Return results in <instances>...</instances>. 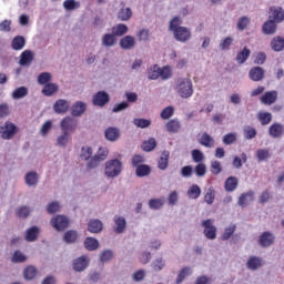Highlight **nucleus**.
Listing matches in <instances>:
<instances>
[{
  "label": "nucleus",
  "mask_w": 284,
  "mask_h": 284,
  "mask_svg": "<svg viewBox=\"0 0 284 284\" xmlns=\"http://www.w3.org/2000/svg\"><path fill=\"white\" fill-rule=\"evenodd\" d=\"M34 57L32 55V51H24L21 54L20 65H30Z\"/></svg>",
  "instance_id": "obj_42"
},
{
  "label": "nucleus",
  "mask_w": 284,
  "mask_h": 284,
  "mask_svg": "<svg viewBox=\"0 0 284 284\" xmlns=\"http://www.w3.org/2000/svg\"><path fill=\"white\" fill-rule=\"evenodd\" d=\"M254 201V193L253 191H248L246 193H243L239 199V205L241 207H246V205H250Z\"/></svg>",
  "instance_id": "obj_22"
},
{
  "label": "nucleus",
  "mask_w": 284,
  "mask_h": 284,
  "mask_svg": "<svg viewBox=\"0 0 284 284\" xmlns=\"http://www.w3.org/2000/svg\"><path fill=\"white\" fill-rule=\"evenodd\" d=\"M39 236V227L32 226L27 231L26 241L32 242L37 241Z\"/></svg>",
  "instance_id": "obj_43"
},
{
  "label": "nucleus",
  "mask_w": 284,
  "mask_h": 284,
  "mask_svg": "<svg viewBox=\"0 0 284 284\" xmlns=\"http://www.w3.org/2000/svg\"><path fill=\"white\" fill-rule=\"evenodd\" d=\"M274 241H276L274 234L263 232L258 239V245H261V247H270L271 245H274Z\"/></svg>",
  "instance_id": "obj_11"
},
{
  "label": "nucleus",
  "mask_w": 284,
  "mask_h": 284,
  "mask_svg": "<svg viewBox=\"0 0 284 284\" xmlns=\"http://www.w3.org/2000/svg\"><path fill=\"white\" fill-rule=\"evenodd\" d=\"M214 199H216V192L211 187L206 191L204 201L207 203V205H212V203H214Z\"/></svg>",
  "instance_id": "obj_50"
},
{
  "label": "nucleus",
  "mask_w": 284,
  "mask_h": 284,
  "mask_svg": "<svg viewBox=\"0 0 284 284\" xmlns=\"http://www.w3.org/2000/svg\"><path fill=\"white\" fill-rule=\"evenodd\" d=\"M236 232V225H231L224 230V233L222 234V241H227L229 239H232V235Z\"/></svg>",
  "instance_id": "obj_55"
},
{
  "label": "nucleus",
  "mask_w": 284,
  "mask_h": 284,
  "mask_svg": "<svg viewBox=\"0 0 284 284\" xmlns=\"http://www.w3.org/2000/svg\"><path fill=\"white\" fill-rule=\"evenodd\" d=\"M278 99V92L273 90V91H267L265 92L261 98L260 101L263 105H274Z\"/></svg>",
  "instance_id": "obj_10"
},
{
  "label": "nucleus",
  "mask_w": 284,
  "mask_h": 284,
  "mask_svg": "<svg viewBox=\"0 0 284 284\" xmlns=\"http://www.w3.org/2000/svg\"><path fill=\"white\" fill-rule=\"evenodd\" d=\"M118 19H120V21H130V19H132V9L130 8L120 9V11L118 12Z\"/></svg>",
  "instance_id": "obj_36"
},
{
  "label": "nucleus",
  "mask_w": 284,
  "mask_h": 284,
  "mask_svg": "<svg viewBox=\"0 0 284 284\" xmlns=\"http://www.w3.org/2000/svg\"><path fill=\"white\" fill-rule=\"evenodd\" d=\"M92 103L97 108H103L106 103H110V94L105 91H99L93 95Z\"/></svg>",
  "instance_id": "obj_7"
},
{
  "label": "nucleus",
  "mask_w": 284,
  "mask_h": 284,
  "mask_svg": "<svg viewBox=\"0 0 284 284\" xmlns=\"http://www.w3.org/2000/svg\"><path fill=\"white\" fill-rule=\"evenodd\" d=\"M151 173H152V168H150V165L148 164L135 166V174L140 179H143V176H150Z\"/></svg>",
  "instance_id": "obj_25"
},
{
  "label": "nucleus",
  "mask_w": 284,
  "mask_h": 284,
  "mask_svg": "<svg viewBox=\"0 0 284 284\" xmlns=\"http://www.w3.org/2000/svg\"><path fill=\"white\" fill-rule=\"evenodd\" d=\"M244 135H245V139H247V140L254 139V136H256V129H254L250 125L245 126Z\"/></svg>",
  "instance_id": "obj_64"
},
{
  "label": "nucleus",
  "mask_w": 284,
  "mask_h": 284,
  "mask_svg": "<svg viewBox=\"0 0 284 284\" xmlns=\"http://www.w3.org/2000/svg\"><path fill=\"white\" fill-rule=\"evenodd\" d=\"M88 265H90V257L87 255H82L73 261L74 272H84V270H88Z\"/></svg>",
  "instance_id": "obj_9"
},
{
  "label": "nucleus",
  "mask_w": 284,
  "mask_h": 284,
  "mask_svg": "<svg viewBox=\"0 0 284 284\" xmlns=\"http://www.w3.org/2000/svg\"><path fill=\"white\" fill-rule=\"evenodd\" d=\"M213 223L214 222L211 219L202 222V227H204V236L209 239V241H214V239H216V226H214Z\"/></svg>",
  "instance_id": "obj_5"
},
{
  "label": "nucleus",
  "mask_w": 284,
  "mask_h": 284,
  "mask_svg": "<svg viewBox=\"0 0 284 284\" xmlns=\"http://www.w3.org/2000/svg\"><path fill=\"white\" fill-rule=\"evenodd\" d=\"M79 239V233L77 231H68L63 235L64 243H77V240Z\"/></svg>",
  "instance_id": "obj_40"
},
{
  "label": "nucleus",
  "mask_w": 284,
  "mask_h": 284,
  "mask_svg": "<svg viewBox=\"0 0 284 284\" xmlns=\"http://www.w3.org/2000/svg\"><path fill=\"white\" fill-rule=\"evenodd\" d=\"M28 97V88L19 87L12 92V99H23Z\"/></svg>",
  "instance_id": "obj_46"
},
{
  "label": "nucleus",
  "mask_w": 284,
  "mask_h": 284,
  "mask_svg": "<svg viewBox=\"0 0 284 284\" xmlns=\"http://www.w3.org/2000/svg\"><path fill=\"white\" fill-rule=\"evenodd\" d=\"M175 90L181 99H190L194 94V87L192 80L189 78H180L176 81Z\"/></svg>",
  "instance_id": "obj_1"
},
{
  "label": "nucleus",
  "mask_w": 284,
  "mask_h": 284,
  "mask_svg": "<svg viewBox=\"0 0 284 284\" xmlns=\"http://www.w3.org/2000/svg\"><path fill=\"white\" fill-rule=\"evenodd\" d=\"M256 158L258 161H267V159H270V150L267 149L257 150Z\"/></svg>",
  "instance_id": "obj_58"
},
{
  "label": "nucleus",
  "mask_w": 284,
  "mask_h": 284,
  "mask_svg": "<svg viewBox=\"0 0 284 284\" xmlns=\"http://www.w3.org/2000/svg\"><path fill=\"white\" fill-rule=\"evenodd\" d=\"M250 26V18L247 17H242L237 21V30L243 31Z\"/></svg>",
  "instance_id": "obj_61"
},
{
  "label": "nucleus",
  "mask_w": 284,
  "mask_h": 284,
  "mask_svg": "<svg viewBox=\"0 0 284 284\" xmlns=\"http://www.w3.org/2000/svg\"><path fill=\"white\" fill-rule=\"evenodd\" d=\"M194 171L196 176H203L204 174L207 173V166H205L204 163L200 162L197 165H195Z\"/></svg>",
  "instance_id": "obj_62"
},
{
  "label": "nucleus",
  "mask_w": 284,
  "mask_h": 284,
  "mask_svg": "<svg viewBox=\"0 0 284 284\" xmlns=\"http://www.w3.org/2000/svg\"><path fill=\"white\" fill-rule=\"evenodd\" d=\"M152 267H153L154 272H161V270H163V267H165V261H163V257L156 258L153 262Z\"/></svg>",
  "instance_id": "obj_60"
},
{
  "label": "nucleus",
  "mask_w": 284,
  "mask_h": 284,
  "mask_svg": "<svg viewBox=\"0 0 284 284\" xmlns=\"http://www.w3.org/2000/svg\"><path fill=\"white\" fill-rule=\"evenodd\" d=\"M224 187L226 190V192H234V190H236V187H239V179L234 178V176H230L226 179Z\"/></svg>",
  "instance_id": "obj_33"
},
{
  "label": "nucleus",
  "mask_w": 284,
  "mask_h": 284,
  "mask_svg": "<svg viewBox=\"0 0 284 284\" xmlns=\"http://www.w3.org/2000/svg\"><path fill=\"white\" fill-rule=\"evenodd\" d=\"M112 33L115 37H123V34H128V26L120 23L112 28Z\"/></svg>",
  "instance_id": "obj_41"
},
{
  "label": "nucleus",
  "mask_w": 284,
  "mask_h": 284,
  "mask_svg": "<svg viewBox=\"0 0 284 284\" xmlns=\"http://www.w3.org/2000/svg\"><path fill=\"white\" fill-rule=\"evenodd\" d=\"M276 22L274 20H267L263 27H262V30H263V33L264 34H274L276 32Z\"/></svg>",
  "instance_id": "obj_31"
},
{
  "label": "nucleus",
  "mask_w": 284,
  "mask_h": 284,
  "mask_svg": "<svg viewBox=\"0 0 284 284\" xmlns=\"http://www.w3.org/2000/svg\"><path fill=\"white\" fill-rule=\"evenodd\" d=\"M57 92H59V85L55 83H47L42 89V94L44 97H52L53 94H57Z\"/></svg>",
  "instance_id": "obj_27"
},
{
  "label": "nucleus",
  "mask_w": 284,
  "mask_h": 284,
  "mask_svg": "<svg viewBox=\"0 0 284 284\" xmlns=\"http://www.w3.org/2000/svg\"><path fill=\"white\" fill-rule=\"evenodd\" d=\"M53 110L57 114H65L70 110V102L60 99L53 104Z\"/></svg>",
  "instance_id": "obj_13"
},
{
  "label": "nucleus",
  "mask_w": 284,
  "mask_h": 284,
  "mask_svg": "<svg viewBox=\"0 0 284 284\" xmlns=\"http://www.w3.org/2000/svg\"><path fill=\"white\" fill-rule=\"evenodd\" d=\"M84 247L89 252H94V250H99V241L94 237H87L84 240Z\"/></svg>",
  "instance_id": "obj_34"
},
{
  "label": "nucleus",
  "mask_w": 284,
  "mask_h": 284,
  "mask_svg": "<svg viewBox=\"0 0 284 284\" xmlns=\"http://www.w3.org/2000/svg\"><path fill=\"white\" fill-rule=\"evenodd\" d=\"M284 126L281 123H274L268 129V134L273 136V139H278L283 136Z\"/></svg>",
  "instance_id": "obj_17"
},
{
  "label": "nucleus",
  "mask_w": 284,
  "mask_h": 284,
  "mask_svg": "<svg viewBox=\"0 0 284 284\" xmlns=\"http://www.w3.org/2000/svg\"><path fill=\"white\" fill-rule=\"evenodd\" d=\"M61 204L59 202H51L47 206L48 214H57V212H60Z\"/></svg>",
  "instance_id": "obj_57"
},
{
  "label": "nucleus",
  "mask_w": 284,
  "mask_h": 284,
  "mask_svg": "<svg viewBox=\"0 0 284 284\" xmlns=\"http://www.w3.org/2000/svg\"><path fill=\"white\" fill-rule=\"evenodd\" d=\"M257 119L261 125H270L272 123V113L270 112H260Z\"/></svg>",
  "instance_id": "obj_38"
},
{
  "label": "nucleus",
  "mask_w": 284,
  "mask_h": 284,
  "mask_svg": "<svg viewBox=\"0 0 284 284\" xmlns=\"http://www.w3.org/2000/svg\"><path fill=\"white\" fill-rule=\"evenodd\" d=\"M272 16H270V19H273L275 23H281L284 20V10L281 7H271Z\"/></svg>",
  "instance_id": "obj_16"
},
{
  "label": "nucleus",
  "mask_w": 284,
  "mask_h": 284,
  "mask_svg": "<svg viewBox=\"0 0 284 284\" xmlns=\"http://www.w3.org/2000/svg\"><path fill=\"white\" fill-rule=\"evenodd\" d=\"M136 45V41H134V37L125 36L120 40V47L122 50H132Z\"/></svg>",
  "instance_id": "obj_18"
},
{
  "label": "nucleus",
  "mask_w": 284,
  "mask_h": 284,
  "mask_svg": "<svg viewBox=\"0 0 284 284\" xmlns=\"http://www.w3.org/2000/svg\"><path fill=\"white\" fill-rule=\"evenodd\" d=\"M68 141H70V133L67 132H63V134L57 139V143L60 148H65L68 145Z\"/></svg>",
  "instance_id": "obj_53"
},
{
  "label": "nucleus",
  "mask_w": 284,
  "mask_h": 284,
  "mask_svg": "<svg viewBox=\"0 0 284 284\" xmlns=\"http://www.w3.org/2000/svg\"><path fill=\"white\" fill-rule=\"evenodd\" d=\"M183 23V21L179 18V17H174L169 24V30H171V32H176V30H179L181 27V24Z\"/></svg>",
  "instance_id": "obj_49"
},
{
  "label": "nucleus",
  "mask_w": 284,
  "mask_h": 284,
  "mask_svg": "<svg viewBox=\"0 0 284 284\" xmlns=\"http://www.w3.org/2000/svg\"><path fill=\"white\" fill-rule=\"evenodd\" d=\"M18 128L12 122H6L3 126L0 128L1 139L10 141L17 134Z\"/></svg>",
  "instance_id": "obj_3"
},
{
  "label": "nucleus",
  "mask_w": 284,
  "mask_h": 284,
  "mask_svg": "<svg viewBox=\"0 0 284 284\" xmlns=\"http://www.w3.org/2000/svg\"><path fill=\"white\" fill-rule=\"evenodd\" d=\"M63 8L64 10H78V8H81V2L75 0H64Z\"/></svg>",
  "instance_id": "obj_48"
},
{
  "label": "nucleus",
  "mask_w": 284,
  "mask_h": 284,
  "mask_svg": "<svg viewBox=\"0 0 284 284\" xmlns=\"http://www.w3.org/2000/svg\"><path fill=\"white\" fill-rule=\"evenodd\" d=\"M156 148V140L154 138L149 139L142 143L143 152H152Z\"/></svg>",
  "instance_id": "obj_45"
},
{
  "label": "nucleus",
  "mask_w": 284,
  "mask_h": 284,
  "mask_svg": "<svg viewBox=\"0 0 284 284\" xmlns=\"http://www.w3.org/2000/svg\"><path fill=\"white\" fill-rule=\"evenodd\" d=\"M50 223L57 232H63L70 225V220L64 215H55L51 219Z\"/></svg>",
  "instance_id": "obj_4"
},
{
  "label": "nucleus",
  "mask_w": 284,
  "mask_h": 284,
  "mask_svg": "<svg viewBox=\"0 0 284 284\" xmlns=\"http://www.w3.org/2000/svg\"><path fill=\"white\" fill-rule=\"evenodd\" d=\"M199 143L200 145H204V148H214V138L204 132L199 139Z\"/></svg>",
  "instance_id": "obj_29"
},
{
  "label": "nucleus",
  "mask_w": 284,
  "mask_h": 284,
  "mask_svg": "<svg viewBox=\"0 0 284 284\" xmlns=\"http://www.w3.org/2000/svg\"><path fill=\"white\" fill-rule=\"evenodd\" d=\"M134 125H136V128H150V125H152V122L148 119H134L133 121Z\"/></svg>",
  "instance_id": "obj_59"
},
{
  "label": "nucleus",
  "mask_w": 284,
  "mask_h": 284,
  "mask_svg": "<svg viewBox=\"0 0 284 284\" xmlns=\"http://www.w3.org/2000/svg\"><path fill=\"white\" fill-rule=\"evenodd\" d=\"M168 165H170V151H163L158 161L159 170H168Z\"/></svg>",
  "instance_id": "obj_21"
},
{
  "label": "nucleus",
  "mask_w": 284,
  "mask_h": 284,
  "mask_svg": "<svg viewBox=\"0 0 284 284\" xmlns=\"http://www.w3.org/2000/svg\"><path fill=\"white\" fill-rule=\"evenodd\" d=\"M77 125H79V122L72 116H65L60 123L62 132H67L68 134L74 132V130H77Z\"/></svg>",
  "instance_id": "obj_6"
},
{
  "label": "nucleus",
  "mask_w": 284,
  "mask_h": 284,
  "mask_svg": "<svg viewBox=\"0 0 284 284\" xmlns=\"http://www.w3.org/2000/svg\"><path fill=\"white\" fill-rule=\"evenodd\" d=\"M271 48L274 52H281L284 49V39L281 36L275 37L271 41Z\"/></svg>",
  "instance_id": "obj_30"
},
{
  "label": "nucleus",
  "mask_w": 284,
  "mask_h": 284,
  "mask_svg": "<svg viewBox=\"0 0 284 284\" xmlns=\"http://www.w3.org/2000/svg\"><path fill=\"white\" fill-rule=\"evenodd\" d=\"M165 130L169 131L171 134H176V132L181 130V122L176 119L170 120L165 124Z\"/></svg>",
  "instance_id": "obj_26"
},
{
  "label": "nucleus",
  "mask_w": 284,
  "mask_h": 284,
  "mask_svg": "<svg viewBox=\"0 0 284 284\" xmlns=\"http://www.w3.org/2000/svg\"><path fill=\"white\" fill-rule=\"evenodd\" d=\"M123 169V163L119 160H110L105 163V174L110 179H114V176H119L121 174V170Z\"/></svg>",
  "instance_id": "obj_2"
},
{
  "label": "nucleus",
  "mask_w": 284,
  "mask_h": 284,
  "mask_svg": "<svg viewBox=\"0 0 284 284\" xmlns=\"http://www.w3.org/2000/svg\"><path fill=\"white\" fill-rule=\"evenodd\" d=\"M11 48L13 50H23L26 48V38L23 36H17L11 42Z\"/></svg>",
  "instance_id": "obj_32"
},
{
  "label": "nucleus",
  "mask_w": 284,
  "mask_h": 284,
  "mask_svg": "<svg viewBox=\"0 0 284 284\" xmlns=\"http://www.w3.org/2000/svg\"><path fill=\"white\" fill-rule=\"evenodd\" d=\"M104 136L106 141H119V138L121 136V131L118 128L110 126L105 130Z\"/></svg>",
  "instance_id": "obj_15"
},
{
  "label": "nucleus",
  "mask_w": 284,
  "mask_h": 284,
  "mask_svg": "<svg viewBox=\"0 0 284 284\" xmlns=\"http://www.w3.org/2000/svg\"><path fill=\"white\" fill-rule=\"evenodd\" d=\"M85 110H88V106L85 105V103L78 101L72 105L71 114H72V116H81V114H83V112H85Z\"/></svg>",
  "instance_id": "obj_19"
},
{
  "label": "nucleus",
  "mask_w": 284,
  "mask_h": 284,
  "mask_svg": "<svg viewBox=\"0 0 284 284\" xmlns=\"http://www.w3.org/2000/svg\"><path fill=\"white\" fill-rule=\"evenodd\" d=\"M80 159H82V161H88L89 159H92V148L83 146L81 149Z\"/></svg>",
  "instance_id": "obj_56"
},
{
  "label": "nucleus",
  "mask_w": 284,
  "mask_h": 284,
  "mask_svg": "<svg viewBox=\"0 0 284 284\" xmlns=\"http://www.w3.org/2000/svg\"><path fill=\"white\" fill-rule=\"evenodd\" d=\"M113 221L115 223L114 233L123 234V232H125V227L128 225V223L125 222V217L115 215L113 217Z\"/></svg>",
  "instance_id": "obj_14"
},
{
  "label": "nucleus",
  "mask_w": 284,
  "mask_h": 284,
  "mask_svg": "<svg viewBox=\"0 0 284 284\" xmlns=\"http://www.w3.org/2000/svg\"><path fill=\"white\" fill-rule=\"evenodd\" d=\"M50 81H52V74L50 72L40 73L38 77V83L40 85H47Z\"/></svg>",
  "instance_id": "obj_47"
},
{
  "label": "nucleus",
  "mask_w": 284,
  "mask_h": 284,
  "mask_svg": "<svg viewBox=\"0 0 284 284\" xmlns=\"http://www.w3.org/2000/svg\"><path fill=\"white\" fill-rule=\"evenodd\" d=\"M88 230L91 234H99L103 230V222L99 220H91L88 224Z\"/></svg>",
  "instance_id": "obj_23"
},
{
  "label": "nucleus",
  "mask_w": 284,
  "mask_h": 284,
  "mask_svg": "<svg viewBox=\"0 0 284 284\" xmlns=\"http://www.w3.org/2000/svg\"><path fill=\"white\" fill-rule=\"evenodd\" d=\"M190 274H192V268L185 266L183 267L179 274L178 277L175 280V284H181L183 283L184 278H187V276H190Z\"/></svg>",
  "instance_id": "obj_37"
},
{
  "label": "nucleus",
  "mask_w": 284,
  "mask_h": 284,
  "mask_svg": "<svg viewBox=\"0 0 284 284\" xmlns=\"http://www.w3.org/2000/svg\"><path fill=\"white\" fill-rule=\"evenodd\" d=\"M26 184L32 187L39 183V174L34 171L28 172L24 176Z\"/></svg>",
  "instance_id": "obj_24"
},
{
  "label": "nucleus",
  "mask_w": 284,
  "mask_h": 284,
  "mask_svg": "<svg viewBox=\"0 0 284 284\" xmlns=\"http://www.w3.org/2000/svg\"><path fill=\"white\" fill-rule=\"evenodd\" d=\"M246 267L252 271L258 270V267H263V260L257 256H251L246 262Z\"/></svg>",
  "instance_id": "obj_20"
},
{
  "label": "nucleus",
  "mask_w": 284,
  "mask_h": 284,
  "mask_svg": "<svg viewBox=\"0 0 284 284\" xmlns=\"http://www.w3.org/2000/svg\"><path fill=\"white\" fill-rule=\"evenodd\" d=\"M159 77H161V68H159V65H153V68H151L148 72V79H150V81H156V79H159Z\"/></svg>",
  "instance_id": "obj_44"
},
{
  "label": "nucleus",
  "mask_w": 284,
  "mask_h": 284,
  "mask_svg": "<svg viewBox=\"0 0 284 284\" xmlns=\"http://www.w3.org/2000/svg\"><path fill=\"white\" fill-rule=\"evenodd\" d=\"M164 201L161 199H152L149 201V207L151 210H161L164 205Z\"/></svg>",
  "instance_id": "obj_51"
},
{
  "label": "nucleus",
  "mask_w": 284,
  "mask_h": 284,
  "mask_svg": "<svg viewBox=\"0 0 284 284\" xmlns=\"http://www.w3.org/2000/svg\"><path fill=\"white\" fill-rule=\"evenodd\" d=\"M174 116V106H166L161 112V119L168 121V119Z\"/></svg>",
  "instance_id": "obj_54"
},
{
  "label": "nucleus",
  "mask_w": 284,
  "mask_h": 284,
  "mask_svg": "<svg viewBox=\"0 0 284 284\" xmlns=\"http://www.w3.org/2000/svg\"><path fill=\"white\" fill-rule=\"evenodd\" d=\"M24 278L27 281H32V278H34V276H37V268L34 266H28L24 272Z\"/></svg>",
  "instance_id": "obj_52"
},
{
  "label": "nucleus",
  "mask_w": 284,
  "mask_h": 284,
  "mask_svg": "<svg viewBox=\"0 0 284 284\" xmlns=\"http://www.w3.org/2000/svg\"><path fill=\"white\" fill-rule=\"evenodd\" d=\"M250 54H252V51L247 49V47H244V49L236 54L237 63L240 64L245 63V61L250 59Z\"/></svg>",
  "instance_id": "obj_35"
},
{
  "label": "nucleus",
  "mask_w": 284,
  "mask_h": 284,
  "mask_svg": "<svg viewBox=\"0 0 284 284\" xmlns=\"http://www.w3.org/2000/svg\"><path fill=\"white\" fill-rule=\"evenodd\" d=\"M248 77L251 81H263L265 79V70L261 67H254L250 70Z\"/></svg>",
  "instance_id": "obj_12"
},
{
  "label": "nucleus",
  "mask_w": 284,
  "mask_h": 284,
  "mask_svg": "<svg viewBox=\"0 0 284 284\" xmlns=\"http://www.w3.org/2000/svg\"><path fill=\"white\" fill-rule=\"evenodd\" d=\"M187 196L189 199H199V196H201V186L197 184H193L192 186H190V189L187 190Z\"/></svg>",
  "instance_id": "obj_39"
},
{
  "label": "nucleus",
  "mask_w": 284,
  "mask_h": 284,
  "mask_svg": "<svg viewBox=\"0 0 284 284\" xmlns=\"http://www.w3.org/2000/svg\"><path fill=\"white\" fill-rule=\"evenodd\" d=\"M173 34L176 41H180L181 43H185V41H190V39H192V32L185 27H180V29H175V31H173Z\"/></svg>",
  "instance_id": "obj_8"
},
{
  "label": "nucleus",
  "mask_w": 284,
  "mask_h": 284,
  "mask_svg": "<svg viewBox=\"0 0 284 284\" xmlns=\"http://www.w3.org/2000/svg\"><path fill=\"white\" fill-rule=\"evenodd\" d=\"M116 43V36L113 33H105L102 37V45L104 48H112V45H115Z\"/></svg>",
  "instance_id": "obj_28"
},
{
  "label": "nucleus",
  "mask_w": 284,
  "mask_h": 284,
  "mask_svg": "<svg viewBox=\"0 0 284 284\" xmlns=\"http://www.w3.org/2000/svg\"><path fill=\"white\" fill-rule=\"evenodd\" d=\"M232 43H234V39H232V37H226L221 41L220 48L221 50H230V45H232Z\"/></svg>",
  "instance_id": "obj_63"
}]
</instances>
